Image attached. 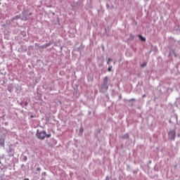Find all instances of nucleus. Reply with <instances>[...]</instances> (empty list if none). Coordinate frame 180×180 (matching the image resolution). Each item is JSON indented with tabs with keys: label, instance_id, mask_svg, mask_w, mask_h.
<instances>
[{
	"label": "nucleus",
	"instance_id": "obj_13",
	"mask_svg": "<svg viewBox=\"0 0 180 180\" xmlns=\"http://www.w3.org/2000/svg\"><path fill=\"white\" fill-rule=\"evenodd\" d=\"M21 105H23V106H27L28 103H27V101H24L21 103Z\"/></svg>",
	"mask_w": 180,
	"mask_h": 180
},
{
	"label": "nucleus",
	"instance_id": "obj_30",
	"mask_svg": "<svg viewBox=\"0 0 180 180\" xmlns=\"http://www.w3.org/2000/svg\"><path fill=\"white\" fill-rule=\"evenodd\" d=\"M35 46H39V44H37V43H35Z\"/></svg>",
	"mask_w": 180,
	"mask_h": 180
},
{
	"label": "nucleus",
	"instance_id": "obj_27",
	"mask_svg": "<svg viewBox=\"0 0 180 180\" xmlns=\"http://www.w3.org/2000/svg\"><path fill=\"white\" fill-rule=\"evenodd\" d=\"M107 64L109 65V64H110V63L108 60Z\"/></svg>",
	"mask_w": 180,
	"mask_h": 180
},
{
	"label": "nucleus",
	"instance_id": "obj_7",
	"mask_svg": "<svg viewBox=\"0 0 180 180\" xmlns=\"http://www.w3.org/2000/svg\"><path fill=\"white\" fill-rule=\"evenodd\" d=\"M18 19H22V15H17L13 17L11 20H18Z\"/></svg>",
	"mask_w": 180,
	"mask_h": 180
},
{
	"label": "nucleus",
	"instance_id": "obj_24",
	"mask_svg": "<svg viewBox=\"0 0 180 180\" xmlns=\"http://www.w3.org/2000/svg\"><path fill=\"white\" fill-rule=\"evenodd\" d=\"M33 15V13H28V16H32Z\"/></svg>",
	"mask_w": 180,
	"mask_h": 180
},
{
	"label": "nucleus",
	"instance_id": "obj_36",
	"mask_svg": "<svg viewBox=\"0 0 180 180\" xmlns=\"http://www.w3.org/2000/svg\"><path fill=\"white\" fill-rule=\"evenodd\" d=\"M114 64H116V62H114Z\"/></svg>",
	"mask_w": 180,
	"mask_h": 180
},
{
	"label": "nucleus",
	"instance_id": "obj_22",
	"mask_svg": "<svg viewBox=\"0 0 180 180\" xmlns=\"http://www.w3.org/2000/svg\"><path fill=\"white\" fill-rule=\"evenodd\" d=\"M108 61H109V62L110 63V61H113V60H112V58H109L108 59Z\"/></svg>",
	"mask_w": 180,
	"mask_h": 180
},
{
	"label": "nucleus",
	"instance_id": "obj_34",
	"mask_svg": "<svg viewBox=\"0 0 180 180\" xmlns=\"http://www.w3.org/2000/svg\"><path fill=\"white\" fill-rule=\"evenodd\" d=\"M53 15H56V13H53Z\"/></svg>",
	"mask_w": 180,
	"mask_h": 180
},
{
	"label": "nucleus",
	"instance_id": "obj_21",
	"mask_svg": "<svg viewBox=\"0 0 180 180\" xmlns=\"http://www.w3.org/2000/svg\"><path fill=\"white\" fill-rule=\"evenodd\" d=\"M37 171H39V172L41 171V168L37 167Z\"/></svg>",
	"mask_w": 180,
	"mask_h": 180
},
{
	"label": "nucleus",
	"instance_id": "obj_11",
	"mask_svg": "<svg viewBox=\"0 0 180 180\" xmlns=\"http://www.w3.org/2000/svg\"><path fill=\"white\" fill-rule=\"evenodd\" d=\"M45 137H46V139H50L51 137V134L45 132Z\"/></svg>",
	"mask_w": 180,
	"mask_h": 180
},
{
	"label": "nucleus",
	"instance_id": "obj_3",
	"mask_svg": "<svg viewBox=\"0 0 180 180\" xmlns=\"http://www.w3.org/2000/svg\"><path fill=\"white\" fill-rule=\"evenodd\" d=\"M168 139L169 140H171L172 141H175V137H176V129H171L167 133Z\"/></svg>",
	"mask_w": 180,
	"mask_h": 180
},
{
	"label": "nucleus",
	"instance_id": "obj_32",
	"mask_svg": "<svg viewBox=\"0 0 180 180\" xmlns=\"http://www.w3.org/2000/svg\"><path fill=\"white\" fill-rule=\"evenodd\" d=\"M54 142H55V143H57V141L54 140Z\"/></svg>",
	"mask_w": 180,
	"mask_h": 180
},
{
	"label": "nucleus",
	"instance_id": "obj_40",
	"mask_svg": "<svg viewBox=\"0 0 180 180\" xmlns=\"http://www.w3.org/2000/svg\"><path fill=\"white\" fill-rule=\"evenodd\" d=\"M0 5H1V2H0Z\"/></svg>",
	"mask_w": 180,
	"mask_h": 180
},
{
	"label": "nucleus",
	"instance_id": "obj_8",
	"mask_svg": "<svg viewBox=\"0 0 180 180\" xmlns=\"http://www.w3.org/2000/svg\"><path fill=\"white\" fill-rule=\"evenodd\" d=\"M129 134L128 133H127V134H125L124 135H123L122 136V140H129Z\"/></svg>",
	"mask_w": 180,
	"mask_h": 180
},
{
	"label": "nucleus",
	"instance_id": "obj_31",
	"mask_svg": "<svg viewBox=\"0 0 180 180\" xmlns=\"http://www.w3.org/2000/svg\"><path fill=\"white\" fill-rule=\"evenodd\" d=\"M33 117H34V116H33V115H31V118H32V119H33Z\"/></svg>",
	"mask_w": 180,
	"mask_h": 180
},
{
	"label": "nucleus",
	"instance_id": "obj_6",
	"mask_svg": "<svg viewBox=\"0 0 180 180\" xmlns=\"http://www.w3.org/2000/svg\"><path fill=\"white\" fill-rule=\"evenodd\" d=\"M138 37L141 41H146L147 40V39L141 34H138Z\"/></svg>",
	"mask_w": 180,
	"mask_h": 180
},
{
	"label": "nucleus",
	"instance_id": "obj_14",
	"mask_svg": "<svg viewBox=\"0 0 180 180\" xmlns=\"http://www.w3.org/2000/svg\"><path fill=\"white\" fill-rule=\"evenodd\" d=\"M112 68H113L112 66H109L108 68V71L109 72H110V71H112Z\"/></svg>",
	"mask_w": 180,
	"mask_h": 180
},
{
	"label": "nucleus",
	"instance_id": "obj_28",
	"mask_svg": "<svg viewBox=\"0 0 180 180\" xmlns=\"http://www.w3.org/2000/svg\"><path fill=\"white\" fill-rule=\"evenodd\" d=\"M134 174H137V171H134Z\"/></svg>",
	"mask_w": 180,
	"mask_h": 180
},
{
	"label": "nucleus",
	"instance_id": "obj_29",
	"mask_svg": "<svg viewBox=\"0 0 180 180\" xmlns=\"http://www.w3.org/2000/svg\"><path fill=\"white\" fill-rule=\"evenodd\" d=\"M111 8H115V6H114L113 5H112V6H111Z\"/></svg>",
	"mask_w": 180,
	"mask_h": 180
},
{
	"label": "nucleus",
	"instance_id": "obj_18",
	"mask_svg": "<svg viewBox=\"0 0 180 180\" xmlns=\"http://www.w3.org/2000/svg\"><path fill=\"white\" fill-rule=\"evenodd\" d=\"M83 131H84V128L81 127V128L79 129V132H80V133H82Z\"/></svg>",
	"mask_w": 180,
	"mask_h": 180
},
{
	"label": "nucleus",
	"instance_id": "obj_17",
	"mask_svg": "<svg viewBox=\"0 0 180 180\" xmlns=\"http://www.w3.org/2000/svg\"><path fill=\"white\" fill-rule=\"evenodd\" d=\"M106 180H110L111 179L112 180V177L111 176H107L106 178H105Z\"/></svg>",
	"mask_w": 180,
	"mask_h": 180
},
{
	"label": "nucleus",
	"instance_id": "obj_20",
	"mask_svg": "<svg viewBox=\"0 0 180 180\" xmlns=\"http://www.w3.org/2000/svg\"><path fill=\"white\" fill-rule=\"evenodd\" d=\"M136 101V99H134V98H131V99L129 100V102H131V101Z\"/></svg>",
	"mask_w": 180,
	"mask_h": 180
},
{
	"label": "nucleus",
	"instance_id": "obj_23",
	"mask_svg": "<svg viewBox=\"0 0 180 180\" xmlns=\"http://www.w3.org/2000/svg\"><path fill=\"white\" fill-rule=\"evenodd\" d=\"M29 50H33V46H29Z\"/></svg>",
	"mask_w": 180,
	"mask_h": 180
},
{
	"label": "nucleus",
	"instance_id": "obj_5",
	"mask_svg": "<svg viewBox=\"0 0 180 180\" xmlns=\"http://www.w3.org/2000/svg\"><path fill=\"white\" fill-rule=\"evenodd\" d=\"M0 146L5 147V137L4 136H0Z\"/></svg>",
	"mask_w": 180,
	"mask_h": 180
},
{
	"label": "nucleus",
	"instance_id": "obj_2",
	"mask_svg": "<svg viewBox=\"0 0 180 180\" xmlns=\"http://www.w3.org/2000/svg\"><path fill=\"white\" fill-rule=\"evenodd\" d=\"M35 136L38 140H44L46 139V130L40 131L37 129Z\"/></svg>",
	"mask_w": 180,
	"mask_h": 180
},
{
	"label": "nucleus",
	"instance_id": "obj_38",
	"mask_svg": "<svg viewBox=\"0 0 180 180\" xmlns=\"http://www.w3.org/2000/svg\"><path fill=\"white\" fill-rule=\"evenodd\" d=\"M49 46V44H46V46Z\"/></svg>",
	"mask_w": 180,
	"mask_h": 180
},
{
	"label": "nucleus",
	"instance_id": "obj_39",
	"mask_svg": "<svg viewBox=\"0 0 180 180\" xmlns=\"http://www.w3.org/2000/svg\"><path fill=\"white\" fill-rule=\"evenodd\" d=\"M115 1H117V0H115Z\"/></svg>",
	"mask_w": 180,
	"mask_h": 180
},
{
	"label": "nucleus",
	"instance_id": "obj_26",
	"mask_svg": "<svg viewBox=\"0 0 180 180\" xmlns=\"http://www.w3.org/2000/svg\"><path fill=\"white\" fill-rule=\"evenodd\" d=\"M173 55H174V57H176V53L175 52L173 53Z\"/></svg>",
	"mask_w": 180,
	"mask_h": 180
},
{
	"label": "nucleus",
	"instance_id": "obj_33",
	"mask_svg": "<svg viewBox=\"0 0 180 180\" xmlns=\"http://www.w3.org/2000/svg\"><path fill=\"white\" fill-rule=\"evenodd\" d=\"M149 164H151V161H149Z\"/></svg>",
	"mask_w": 180,
	"mask_h": 180
},
{
	"label": "nucleus",
	"instance_id": "obj_15",
	"mask_svg": "<svg viewBox=\"0 0 180 180\" xmlns=\"http://www.w3.org/2000/svg\"><path fill=\"white\" fill-rule=\"evenodd\" d=\"M23 161H24L25 162H26V161H27V156H24V158H23Z\"/></svg>",
	"mask_w": 180,
	"mask_h": 180
},
{
	"label": "nucleus",
	"instance_id": "obj_16",
	"mask_svg": "<svg viewBox=\"0 0 180 180\" xmlns=\"http://www.w3.org/2000/svg\"><path fill=\"white\" fill-rule=\"evenodd\" d=\"M46 175H47V173L46 172L41 173V176H46Z\"/></svg>",
	"mask_w": 180,
	"mask_h": 180
},
{
	"label": "nucleus",
	"instance_id": "obj_9",
	"mask_svg": "<svg viewBox=\"0 0 180 180\" xmlns=\"http://www.w3.org/2000/svg\"><path fill=\"white\" fill-rule=\"evenodd\" d=\"M172 54H175V50L174 49H171L169 52V57H171Z\"/></svg>",
	"mask_w": 180,
	"mask_h": 180
},
{
	"label": "nucleus",
	"instance_id": "obj_4",
	"mask_svg": "<svg viewBox=\"0 0 180 180\" xmlns=\"http://www.w3.org/2000/svg\"><path fill=\"white\" fill-rule=\"evenodd\" d=\"M28 16H29V9H25L22 11L21 20L26 22V20H27L28 19L27 18Z\"/></svg>",
	"mask_w": 180,
	"mask_h": 180
},
{
	"label": "nucleus",
	"instance_id": "obj_1",
	"mask_svg": "<svg viewBox=\"0 0 180 180\" xmlns=\"http://www.w3.org/2000/svg\"><path fill=\"white\" fill-rule=\"evenodd\" d=\"M112 83L110 80V77L105 76L103 79V83L100 88V92L102 94H105V92H107L108 89H109V85Z\"/></svg>",
	"mask_w": 180,
	"mask_h": 180
},
{
	"label": "nucleus",
	"instance_id": "obj_10",
	"mask_svg": "<svg viewBox=\"0 0 180 180\" xmlns=\"http://www.w3.org/2000/svg\"><path fill=\"white\" fill-rule=\"evenodd\" d=\"M129 40H134V34H130Z\"/></svg>",
	"mask_w": 180,
	"mask_h": 180
},
{
	"label": "nucleus",
	"instance_id": "obj_19",
	"mask_svg": "<svg viewBox=\"0 0 180 180\" xmlns=\"http://www.w3.org/2000/svg\"><path fill=\"white\" fill-rule=\"evenodd\" d=\"M106 8H107V9H109L110 8V5H109V4H106Z\"/></svg>",
	"mask_w": 180,
	"mask_h": 180
},
{
	"label": "nucleus",
	"instance_id": "obj_37",
	"mask_svg": "<svg viewBox=\"0 0 180 180\" xmlns=\"http://www.w3.org/2000/svg\"><path fill=\"white\" fill-rule=\"evenodd\" d=\"M153 51H150V53H151Z\"/></svg>",
	"mask_w": 180,
	"mask_h": 180
},
{
	"label": "nucleus",
	"instance_id": "obj_35",
	"mask_svg": "<svg viewBox=\"0 0 180 180\" xmlns=\"http://www.w3.org/2000/svg\"><path fill=\"white\" fill-rule=\"evenodd\" d=\"M50 91H53V89H50Z\"/></svg>",
	"mask_w": 180,
	"mask_h": 180
},
{
	"label": "nucleus",
	"instance_id": "obj_12",
	"mask_svg": "<svg viewBox=\"0 0 180 180\" xmlns=\"http://www.w3.org/2000/svg\"><path fill=\"white\" fill-rule=\"evenodd\" d=\"M147 65L146 63H143L141 65V68H144V67H146Z\"/></svg>",
	"mask_w": 180,
	"mask_h": 180
},
{
	"label": "nucleus",
	"instance_id": "obj_25",
	"mask_svg": "<svg viewBox=\"0 0 180 180\" xmlns=\"http://www.w3.org/2000/svg\"><path fill=\"white\" fill-rule=\"evenodd\" d=\"M147 96L146 94L142 95V98H146Z\"/></svg>",
	"mask_w": 180,
	"mask_h": 180
}]
</instances>
